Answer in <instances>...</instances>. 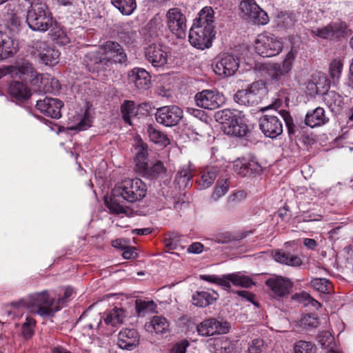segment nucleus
I'll return each mask as SVG.
<instances>
[{
    "instance_id": "obj_14",
    "label": "nucleus",
    "mask_w": 353,
    "mask_h": 353,
    "mask_svg": "<svg viewBox=\"0 0 353 353\" xmlns=\"http://www.w3.org/2000/svg\"><path fill=\"white\" fill-rule=\"evenodd\" d=\"M259 128L269 138H276L283 132V125L276 115L264 114L259 119Z\"/></svg>"
},
{
    "instance_id": "obj_42",
    "label": "nucleus",
    "mask_w": 353,
    "mask_h": 353,
    "mask_svg": "<svg viewBox=\"0 0 353 353\" xmlns=\"http://www.w3.org/2000/svg\"><path fill=\"white\" fill-rule=\"evenodd\" d=\"M136 310L139 316H144L145 313L153 312L156 305L153 301L137 300L135 302Z\"/></svg>"
},
{
    "instance_id": "obj_30",
    "label": "nucleus",
    "mask_w": 353,
    "mask_h": 353,
    "mask_svg": "<svg viewBox=\"0 0 353 353\" xmlns=\"http://www.w3.org/2000/svg\"><path fill=\"white\" fill-rule=\"evenodd\" d=\"M219 173V169L216 167H209L201 172V176L196 180L197 188L199 190L207 189L210 187Z\"/></svg>"
},
{
    "instance_id": "obj_54",
    "label": "nucleus",
    "mask_w": 353,
    "mask_h": 353,
    "mask_svg": "<svg viewBox=\"0 0 353 353\" xmlns=\"http://www.w3.org/2000/svg\"><path fill=\"white\" fill-rule=\"evenodd\" d=\"M247 159L241 158L238 159L233 162V170L234 171L243 176L248 175V168H247Z\"/></svg>"
},
{
    "instance_id": "obj_24",
    "label": "nucleus",
    "mask_w": 353,
    "mask_h": 353,
    "mask_svg": "<svg viewBox=\"0 0 353 353\" xmlns=\"http://www.w3.org/2000/svg\"><path fill=\"white\" fill-rule=\"evenodd\" d=\"M134 151L136 171L138 172L145 170V164L148 163V147L139 137L135 138Z\"/></svg>"
},
{
    "instance_id": "obj_15",
    "label": "nucleus",
    "mask_w": 353,
    "mask_h": 353,
    "mask_svg": "<svg viewBox=\"0 0 353 353\" xmlns=\"http://www.w3.org/2000/svg\"><path fill=\"white\" fill-rule=\"evenodd\" d=\"M197 106L209 110H214L223 103L222 96L216 90H204L195 95Z\"/></svg>"
},
{
    "instance_id": "obj_3",
    "label": "nucleus",
    "mask_w": 353,
    "mask_h": 353,
    "mask_svg": "<svg viewBox=\"0 0 353 353\" xmlns=\"http://www.w3.org/2000/svg\"><path fill=\"white\" fill-rule=\"evenodd\" d=\"M10 305L13 311H7L8 315L15 312L16 310L26 308L30 312L45 318L52 316L60 310V307L55 305L54 298L50 297L47 290L30 294L26 299L10 303Z\"/></svg>"
},
{
    "instance_id": "obj_9",
    "label": "nucleus",
    "mask_w": 353,
    "mask_h": 353,
    "mask_svg": "<svg viewBox=\"0 0 353 353\" xmlns=\"http://www.w3.org/2000/svg\"><path fill=\"white\" fill-rule=\"evenodd\" d=\"M166 24L169 30L178 38H184L187 30V19L178 8L168 10L165 15Z\"/></svg>"
},
{
    "instance_id": "obj_12",
    "label": "nucleus",
    "mask_w": 353,
    "mask_h": 353,
    "mask_svg": "<svg viewBox=\"0 0 353 353\" xmlns=\"http://www.w3.org/2000/svg\"><path fill=\"white\" fill-rule=\"evenodd\" d=\"M239 63V57L230 54H223L216 61L214 71L220 77H229L238 70Z\"/></svg>"
},
{
    "instance_id": "obj_38",
    "label": "nucleus",
    "mask_w": 353,
    "mask_h": 353,
    "mask_svg": "<svg viewBox=\"0 0 353 353\" xmlns=\"http://www.w3.org/2000/svg\"><path fill=\"white\" fill-rule=\"evenodd\" d=\"M165 168L161 161H157L152 166H149L148 163L145 164V170L139 171L138 172L143 174L149 178H156L160 174L165 172Z\"/></svg>"
},
{
    "instance_id": "obj_26",
    "label": "nucleus",
    "mask_w": 353,
    "mask_h": 353,
    "mask_svg": "<svg viewBox=\"0 0 353 353\" xmlns=\"http://www.w3.org/2000/svg\"><path fill=\"white\" fill-rule=\"evenodd\" d=\"M18 72L23 75L24 79H28L32 85L41 89V84L43 82V75L38 73L32 65L28 62H23L18 66Z\"/></svg>"
},
{
    "instance_id": "obj_25",
    "label": "nucleus",
    "mask_w": 353,
    "mask_h": 353,
    "mask_svg": "<svg viewBox=\"0 0 353 353\" xmlns=\"http://www.w3.org/2000/svg\"><path fill=\"white\" fill-rule=\"evenodd\" d=\"M329 122V118L325 115V110L317 107L314 110L308 111L305 114V123L314 128L323 125Z\"/></svg>"
},
{
    "instance_id": "obj_2",
    "label": "nucleus",
    "mask_w": 353,
    "mask_h": 353,
    "mask_svg": "<svg viewBox=\"0 0 353 353\" xmlns=\"http://www.w3.org/2000/svg\"><path fill=\"white\" fill-rule=\"evenodd\" d=\"M26 21L32 30L46 32L49 28L54 41L59 45H65L70 39L65 32L54 23L47 5L43 1L32 2L27 14Z\"/></svg>"
},
{
    "instance_id": "obj_8",
    "label": "nucleus",
    "mask_w": 353,
    "mask_h": 353,
    "mask_svg": "<svg viewBox=\"0 0 353 353\" xmlns=\"http://www.w3.org/2000/svg\"><path fill=\"white\" fill-rule=\"evenodd\" d=\"M255 50L263 57H271L279 54L282 43L272 34H260L255 41Z\"/></svg>"
},
{
    "instance_id": "obj_56",
    "label": "nucleus",
    "mask_w": 353,
    "mask_h": 353,
    "mask_svg": "<svg viewBox=\"0 0 353 353\" xmlns=\"http://www.w3.org/2000/svg\"><path fill=\"white\" fill-rule=\"evenodd\" d=\"M101 61V59L99 56V53L97 52H91L85 56L84 62L86 63L89 70H90L92 65L97 64Z\"/></svg>"
},
{
    "instance_id": "obj_13",
    "label": "nucleus",
    "mask_w": 353,
    "mask_h": 353,
    "mask_svg": "<svg viewBox=\"0 0 353 353\" xmlns=\"http://www.w3.org/2000/svg\"><path fill=\"white\" fill-rule=\"evenodd\" d=\"M155 117L158 123L165 126H174L183 117V111L176 105L163 106L157 109Z\"/></svg>"
},
{
    "instance_id": "obj_44",
    "label": "nucleus",
    "mask_w": 353,
    "mask_h": 353,
    "mask_svg": "<svg viewBox=\"0 0 353 353\" xmlns=\"http://www.w3.org/2000/svg\"><path fill=\"white\" fill-rule=\"evenodd\" d=\"M266 347L264 341L260 338L252 339L248 344L247 353H263Z\"/></svg>"
},
{
    "instance_id": "obj_45",
    "label": "nucleus",
    "mask_w": 353,
    "mask_h": 353,
    "mask_svg": "<svg viewBox=\"0 0 353 353\" xmlns=\"http://www.w3.org/2000/svg\"><path fill=\"white\" fill-rule=\"evenodd\" d=\"M121 112L125 122L130 123V118L136 115L135 103L131 101H126L121 106Z\"/></svg>"
},
{
    "instance_id": "obj_35",
    "label": "nucleus",
    "mask_w": 353,
    "mask_h": 353,
    "mask_svg": "<svg viewBox=\"0 0 353 353\" xmlns=\"http://www.w3.org/2000/svg\"><path fill=\"white\" fill-rule=\"evenodd\" d=\"M111 3L124 15H130L137 8L136 0H111Z\"/></svg>"
},
{
    "instance_id": "obj_29",
    "label": "nucleus",
    "mask_w": 353,
    "mask_h": 353,
    "mask_svg": "<svg viewBox=\"0 0 353 353\" xmlns=\"http://www.w3.org/2000/svg\"><path fill=\"white\" fill-rule=\"evenodd\" d=\"M8 92L10 96L19 101H25L31 96L30 89L22 82L12 81L9 84Z\"/></svg>"
},
{
    "instance_id": "obj_47",
    "label": "nucleus",
    "mask_w": 353,
    "mask_h": 353,
    "mask_svg": "<svg viewBox=\"0 0 353 353\" xmlns=\"http://www.w3.org/2000/svg\"><path fill=\"white\" fill-rule=\"evenodd\" d=\"M343 64L340 59H334L331 62L329 68V73L334 82L339 79L343 69Z\"/></svg>"
},
{
    "instance_id": "obj_61",
    "label": "nucleus",
    "mask_w": 353,
    "mask_h": 353,
    "mask_svg": "<svg viewBox=\"0 0 353 353\" xmlns=\"http://www.w3.org/2000/svg\"><path fill=\"white\" fill-rule=\"evenodd\" d=\"M91 126V120L86 114L84 115L81 121L74 127L71 129L77 130H85Z\"/></svg>"
},
{
    "instance_id": "obj_58",
    "label": "nucleus",
    "mask_w": 353,
    "mask_h": 353,
    "mask_svg": "<svg viewBox=\"0 0 353 353\" xmlns=\"http://www.w3.org/2000/svg\"><path fill=\"white\" fill-rule=\"evenodd\" d=\"M119 38L125 43L130 44L134 42L136 39L137 33L132 30L125 32H119Z\"/></svg>"
},
{
    "instance_id": "obj_21",
    "label": "nucleus",
    "mask_w": 353,
    "mask_h": 353,
    "mask_svg": "<svg viewBox=\"0 0 353 353\" xmlns=\"http://www.w3.org/2000/svg\"><path fill=\"white\" fill-rule=\"evenodd\" d=\"M101 48L114 63H124L127 61V54L118 42L107 41L101 46Z\"/></svg>"
},
{
    "instance_id": "obj_32",
    "label": "nucleus",
    "mask_w": 353,
    "mask_h": 353,
    "mask_svg": "<svg viewBox=\"0 0 353 353\" xmlns=\"http://www.w3.org/2000/svg\"><path fill=\"white\" fill-rule=\"evenodd\" d=\"M218 294L206 291L196 292L192 295V303L198 307H204L212 304L216 300Z\"/></svg>"
},
{
    "instance_id": "obj_40",
    "label": "nucleus",
    "mask_w": 353,
    "mask_h": 353,
    "mask_svg": "<svg viewBox=\"0 0 353 353\" xmlns=\"http://www.w3.org/2000/svg\"><path fill=\"white\" fill-rule=\"evenodd\" d=\"M310 285L315 290L322 293H330L332 290V284L325 278H315L310 281Z\"/></svg>"
},
{
    "instance_id": "obj_27",
    "label": "nucleus",
    "mask_w": 353,
    "mask_h": 353,
    "mask_svg": "<svg viewBox=\"0 0 353 353\" xmlns=\"http://www.w3.org/2000/svg\"><path fill=\"white\" fill-rule=\"evenodd\" d=\"M18 50V43L0 30V60L13 56Z\"/></svg>"
},
{
    "instance_id": "obj_55",
    "label": "nucleus",
    "mask_w": 353,
    "mask_h": 353,
    "mask_svg": "<svg viewBox=\"0 0 353 353\" xmlns=\"http://www.w3.org/2000/svg\"><path fill=\"white\" fill-rule=\"evenodd\" d=\"M312 77L320 90H327V89L330 88L328 80L327 79L325 74L319 72L313 74Z\"/></svg>"
},
{
    "instance_id": "obj_16",
    "label": "nucleus",
    "mask_w": 353,
    "mask_h": 353,
    "mask_svg": "<svg viewBox=\"0 0 353 353\" xmlns=\"http://www.w3.org/2000/svg\"><path fill=\"white\" fill-rule=\"evenodd\" d=\"M63 106V102L58 99L50 97H45L37 101L36 108L44 115L59 119L61 117V109Z\"/></svg>"
},
{
    "instance_id": "obj_17",
    "label": "nucleus",
    "mask_w": 353,
    "mask_h": 353,
    "mask_svg": "<svg viewBox=\"0 0 353 353\" xmlns=\"http://www.w3.org/2000/svg\"><path fill=\"white\" fill-rule=\"evenodd\" d=\"M145 58L153 67L161 68L168 62V53L161 46L152 43L145 48Z\"/></svg>"
},
{
    "instance_id": "obj_36",
    "label": "nucleus",
    "mask_w": 353,
    "mask_h": 353,
    "mask_svg": "<svg viewBox=\"0 0 353 353\" xmlns=\"http://www.w3.org/2000/svg\"><path fill=\"white\" fill-rule=\"evenodd\" d=\"M318 342L325 349H327V353H341L334 350L335 343L334 337L329 332H323L318 336Z\"/></svg>"
},
{
    "instance_id": "obj_62",
    "label": "nucleus",
    "mask_w": 353,
    "mask_h": 353,
    "mask_svg": "<svg viewBox=\"0 0 353 353\" xmlns=\"http://www.w3.org/2000/svg\"><path fill=\"white\" fill-rule=\"evenodd\" d=\"M339 98V95L334 91L327 92L324 96L325 102L330 106L335 105L337 99Z\"/></svg>"
},
{
    "instance_id": "obj_18",
    "label": "nucleus",
    "mask_w": 353,
    "mask_h": 353,
    "mask_svg": "<svg viewBox=\"0 0 353 353\" xmlns=\"http://www.w3.org/2000/svg\"><path fill=\"white\" fill-rule=\"evenodd\" d=\"M266 285L271 291L272 294L276 297H283L290 293L292 288V283L282 276H272L266 280Z\"/></svg>"
},
{
    "instance_id": "obj_31",
    "label": "nucleus",
    "mask_w": 353,
    "mask_h": 353,
    "mask_svg": "<svg viewBox=\"0 0 353 353\" xmlns=\"http://www.w3.org/2000/svg\"><path fill=\"white\" fill-rule=\"evenodd\" d=\"M145 328L149 332L163 334L168 330L169 323L163 316H154L145 323Z\"/></svg>"
},
{
    "instance_id": "obj_4",
    "label": "nucleus",
    "mask_w": 353,
    "mask_h": 353,
    "mask_svg": "<svg viewBox=\"0 0 353 353\" xmlns=\"http://www.w3.org/2000/svg\"><path fill=\"white\" fill-rule=\"evenodd\" d=\"M215 118L223 125L224 132L228 135L243 137L249 131L241 113L236 110L224 109L218 111Z\"/></svg>"
},
{
    "instance_id": "obj_52",
    "label": "nucleus",
    "mask_w": 353,
    "mask_h": 353,
    "mask_svg": "<svg viewBox=\"0 0 353 353\" xmlns=\"http://www.w3.org/2000/svg\"><path fill=\"white\" fill-rule=\"evenodd\" d=\"M319 321L315 314H305L300 320V326L303 328L316 327Z\"/></svg>"
},
{
    "instance_id": "obj_64",
    "label": "nucleus",
    "mask_w": 353,
    "mask_h": 353,
    "mask_svg": "<svg viewBox=\"0 0 353 353\" xmlns=\"http://www.w3.org/2000/svg\"><path fill=\"white\" fill-rule=\"evenodd\" d=\"M203 250V245L199 242L192 243L188 248L189 253L200 254Z\"/></svg>"
},
{
    "instance_id": "obj_57",
    "label": "nucleus",
    "mask_w": 353,
    "mask_h": 353,
    "mask_svg": "<svg viewBox=\"0 0 353 353\" xmlns=\"http://www.w3.org/2000/svg\"><path fill=\"white\" fill-rule=\"evenodd\" d=\"M248 175L251 174H259L262 171L261 165L254 159H247Z\"/></svg>"
},
{
    "instance_id": "obj_43",
    "label": "nucleus",
    "mask_w": 353,
    "mask_h": 353,
    "mask_svg": "<svg viewBox=\"0 0 353 353\" xmlns=\"http://www.w3.org/2000/svg\"><path fill=\"white\" fill-rule=\"evenodd\" d=\"M293 298L297 300L300 303H303L305 305H311L316 309L321 307V303L313 299L308 293L302 292L301 293H296L294 295Z\"/></svg>"
},
{
    "instance_id": "obj_41",
    "label": "nucleus",
    "mask_w": 353,
    "mask_h": 353,
    "mask_svg": "<svg viewBox=\"0 0 353 353\" xmlns=\"http://www.w3.org/2000/svg\"><path fill=\"white\" fill-rule=\"evenodd\" d=\"M230 277L232 283L235 286L250 288L254 284L251 278L242 274L241 272L230 274Z\"/></svg>"
},
{
    "instance_id": "obj_46",
    "label": "nucleus",
    "mask_w": 353,
    "mask_h": 353,
    "mask_svg": "<svg viewBox=\"0 0 353 353\" xmlns=\"http://www.w3.org/2000/svg\"><path fill=\"white\" fill-rule=\"evenodd\" d=\"M295 22L294 17L288 13L281 12L276 17V23L279 27L289 28L294 26Z\"/></svg>"
},
{
    "instance_id": "obj_37",
    "label": "nucleus",
    "mask_w": 353,
    "mask_h": 353,
    "mask_svg": "<svg viewBox=\"0 0 353 353\" xmlns=\"http://www.w3.org/2000/svg\"><path fill=\"white\" fill-rule=\"evenodd\" d=\"M148 133L150 141L156 144L165 146L169 143V139L167 136L152 125L148 126Z\"/></svg>"
},
{
    "instance_id": "obj_1",
    "label": "nucleus",
    "mask_w": 353,
    "mask_h": 353,
    "mask_svg": "<svg viewBox=\"0 0 353 353\" xmlns=\"http://www.w3.org/2000/svg\"><path fill=\"white\" fill-rule=\"evenodd\" d=\"M147 188L140 179H125L118 183L112 190L110 200L105 199V203L112 214H125L127 209L123 203H134L145 196Z\"/></svg>"
},
{
    "instance_id": "obj_34",
    "label": "nucleus",
    "mask_w": 353,
    "mask_h": 353,
    "mask_svg": "<svg viewBox=\"0 0 353 353\" xmlns=\"http://www.w3.org/2000/svg\"><path fill=\"white\" fill-rule=\"evenodd\" d=\"M274 258L279 263L293 267L300 266L302 264V260L299 256L282 250L276 251Z\"/></svg>"
},
{
    "instance_id": "obj_10",
    "label": "nucleus",
    "mask_w": 353,
    "mask_h": 353,
    "mask_svg": "<svg viewBox=\"0 0 353 353\" xmlns=\"http://www.w3.org/2000/svg\"><path fill=\"white\" fill-rule=\"evenodd\" d=\"M214 36V30H211L209 28L192 26L189 32V41L193 47L199 50H204L212 46Z\"/></svg>"
},
{
    "instance_id": "obj_50",
    "label": "nucleus",
    "mask_w": 353,
    "mask_h": 353,
    "mask_svg": "<svg viewBox=\"0 0 353 353\" xmlns=\"http://www.w3.org/2000/svg\"><path fill=\"white\" fill-rule=\"evenodd\" d=\"M35 325V320L31 317H27L26 322L22 325L21 334L26 339H30L34 334V327Z\"/></svg>"
},
{
    "instance_id": "obj_39",
    "label": "nucleus",
    "mask_w": 353,
    "mask_h": 353,
    "mask_svg": "<svg viewBox=\"0 0 353 353\" xmlns=\"http://www.w3.org/2000/svg\"><path fill=\"white\" fill-rule=\"evenodd\" d=\"M229 187L228 179H219L211 195V199L214 201H218L228 192Z\"/></svg>"
},
{
    "instance_id": "obj_63",
    "label": "nucleus",
    "mask_w": 353,
    "mask_h": 353,
    "mask_svg": "<svg viewBox=\"0 0 353 353\" xmlns=\"http://www.w3.org/2000/svg\"><path fill=\"white\" fill-rule=\"evenodd\" d=\"M214 240L219 243H227L232 240V236L228 232H221L214 236Z\"/></svg>"
},
{
    "instance_id": "obj_60",
    "label": "nucleus",
    "mask_w": 353,
    "mask_h": 353,
    "mask_svg": "<svg viewBox=\"0 0 353 353\" xmlns=\"http://www.w3.org/2000/svg\"><path fill=\"white\" fill-rule=\"evenodd\" d=\"M207 127V125L202 123L201 121H196V122L192 125L189 130H191L193 133H194L196 135H199L200 137L204 136V128Z\"/></svg>"
},
{
    "instance_id": "obj_23",
    "label": "nucleus",
    "mask_w": 353,
    "mask_h": 353,
    "mask_svg": "<svg viewBox=\"0 0 353 353\" xmlns=\"http://www.w3.org/2000/svg\"><path fill=\"white\" fill-rule=\"evenodd\" d=\"M129 81L133 83L139 90H147L151 84L150 74L143 68H135L132 69L128 75Z\"/></svg>"
},
{
    "instance_id": "obj_49",
    "label": "nucleus",
    "mask_w": 353,
    "mask_h": 353,
    "mask_svg": "<svg viewBox=\"0 0 353 353\" xmlns=\"http://www.w3.org/2000/svg\"><path fill=\"white\" fill-rule=\"evenodd\" d=\"M294 353H314L315 346L310 341H299L294 346Z\"/></svg>"
},
{
    "instance_id": "obj_6",
    "label": "nucleus",
    "mask_w": 353,
    "mask_h": 353,
    "mask_svg": "<svg viewBox=\"0 0 353 353\" xmlns=\"http://www.w3.org/2000/svg\"><path fill=\"white\" fill-rule=\"evenodd\" d=\"M264 90L265 85L262 81H255L247 88L237 91L234 99L242 105H254L261 101Z\"/></svg>"
},
{
    "instance_id": "obj_7",
    "label": "nucleus",
    "mask_w": 353,
    "mask_h": 353,
    "mask_svg": "<svg viewBox=\"0 0 353 353\" xmlns=\"http://www.w3.org/2000/svg\"><path fill=\"white\" fill-rule=\"evenodd\" d=\"M241 17L256 25H265L269 22L266 12L254 0H242L239 3Z\"/></svg>"
},
{
    "instance_id": "obj_19",
    "label": "nucleus",
    "mask_w": 353,
    "mask_h": 353,
    "mask_svg": "<svg viewBox=\"0 0 353 353\" xmlns=\"http://www.w3.org/2000/svg\"><path fill=\"white\" fill-rule=\"evenodd\" d=\"M125 317V311L122 308L114 307L113 310L104 314L103 327L105 334H110L115 332V328L121 325Z\"/></svg>"
},
{
    "instance_id": "obj_22",
    "label": "nucleus",
    "mask_w": 353,
    "mask_h": 353,
    "mask_svg": "<svg viewBox=\"0 0 353 353\" xmlns=\"http://www.w3.org/2000/svg\"><path fill=\"white\" fill-rule=\"evenodd\" d=\"M139 343V335L134 329H125L119 333L117 344L123 350H132Z\"/></svg>"
},
{
    "instance_id": "obj_51",
    "label": "nucleus",
    "mask_w": 353,
    "mask_h": 353,
    "mask_svg": "<svg viewBox=\"0 0 353 353\" xmlns=\"http://www.w3.org/2000/svg\"><path fill=\"white\" fill-rule=\"evenodd\" d=\"M277 114L283 118L287 127L290 135L294 134L295 125L294 124L293 119L290 112L285 110H281L277 112Z\"/></svg>"
},
{
    "instance_id": "obj_59",
    "label": "nucleus",
    "mask_w": 353,
    "mask_h": 353,
    "mask_svg": "<svg viewBox=\"0 0 353 353\" xmlns=\"http://www.w3.org/2000/svg\"><path fill=\"white\" fill-rule=\"evenodd\" d=\"M232 280L230 274L219 276L216 284L220 285L223 289L229 290L231 288Z\"/></svg>"
},
{
    "instance_id": "obj_20",
    "label": "nucleus",
    "mask_w": 353,
    "mask_h": 353,
    "mask_svg": "<svg viewBox=\"0 0 353 353\" xmlns=\"http://www.w3.org/2000/svg\"><path fill=\"white\" fill-rule=\"evenodd\" d=\"M38 57L41 62L46 65H54L59 62V52L58 50L49 47L46 43L37 41L34 43Z\"/></svg>"
},
{
    "instance_id": "obj_33",
    "label": "nucleus",
    "mask_w": 353,
    "mask_h": 353,
    "mask_svg": "<svg viewBox=\"0 0 353 353\" xmlns=\"http://www.w3.org/2000/svg\"><path fill=\"white\" fill-rule=\"evenodd\" d=\"M194 175V168L192 165L189 163L183 165L180 170L178 171L175 181L180 188L186 187L191 179H192Z\"/></svg>"
},
{
    "instance_id": "obj_53",
    "label": "nucleus",
    "mask_w": 353,
    "mask_h": 353,
    "mask_svg": "<svg viewBox=\"0 0 353 353\" xmlns=\"http://www.w3.org/2000/svg\"><path fill=\"white\" fill-rule=\"evenodd\" d=\"M310 32L312 36L322 39H327L334 35V30L330 26L313 28Z\"/></svg>"
},
{
    "instance_id": "obj_11",
    "label": "nucleus",
    "mask_w": 353,
    "mask_h": 353,
    "mask_svg": "<svg viewBox=\"0 0 353 353\" xmlns=\"http://www.w3.org/2000/svg\"><path fill=\"white\" fill-rule=\"evenodd\" d=\"M230 327V324L227 321L210 318L201 322L196 326V330L199 335L209 336L214 334H226L229 332Z\"/></svg>"
},
{
    "instance_id": "obj_5",
    "label": "nucleus",
    "mask_w": 353,
    "mask_h": 353,
    "mask_svg": "<svg viewBox=\"0 0 353 353\" xmlns=\"http://www.w3.org/2000/svg\"><path fill=\"white\" fill-rule=\"evenodd\" d=\"M296 55V52L291 49L281 64L278 63H263L260 65L259 70L272 81H279L282 77L285 76L292 70Z\"/></svg>"
},
{
    "instance_id": "obj_48",
    "label": "nucleus",
    "mask_w": 353,
    "mask_h": 353,
    "mask_svg": "<svg viewBox=\"0 0 353 353\" xmlns=\"http://www.w3.org/2000/svg\"><path fill=\"white\" fill-rule=\"evenodd\" d=\"M85 326L90 330H101L102 333L105 334L103 324L102 323V316L100 313L95 314L90 316L88 319Z\"/></svg>"
},
{
    "instance_id": "obj_28",
    "label": "nucleus",
    "mask_w": 353,
    "mask_h": 353,
    "mask_svg": "<svg viewBox=\"0 0 353 353\" xmlns=\"http://www.w3.org/2000/svg\"><path fill=\"white\" fill-rule=\"evenodd\" d=\"M214 10L211 7L203 8L199 13V17L194 20L193 26L210 28L214 30Z\"/></svg>"
}]
</instances>
